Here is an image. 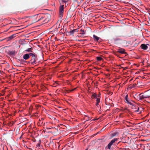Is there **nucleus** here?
Instances as JSON below:
<instances>
[{
  "mask_svg": "<svg viewBox=\"0 0 150 150\" xmlns=\"http://www.w3.org/2000/svg\"><path fill=\"white\" fill-rule=\"evenodd\" d=\"M37 19L36 22H38L40 21H42L43 23H47L50 20V16H46L43 14H39L36 16Z\"/></svg>",
  "mask_w": 150,
  "mask_h": 150,
  "instance_id": "nucleus-1",
  "label": "nucleus"
},
{
  "mask_svg": "<svg viewBox=\"0 0 150 150\" xmlns=\"http://www.w3.org/2000/svg\"><path fill=\"white\" fill-rule=\"evenodd\" d=\"M125 102L130 105L133 106L132 108L133 109H137L136 110H134V111L136 112H138L139 113H140L141 112L139 111V108L137 106H136L135 104L132 102L134 103L133 101L130 100H129V98H128V94H126L125 97Z\"/></svg>",
  "mask_w": 150,
  "mask_h": 150,
  "instance_id": "nucleus-2",
  "label": "nucleus"
},
{
  "mask_svg": "<svg viewBox=\"0 0 150 150\" xmlns=\"http://www.w3.org/2000/svg\"><path fill=\"white\" fill-rule=\"evenodd\" d=\"M31 56V60L29 62L31 64L34 65L36 64L38 61V58L37 55L35 53H31L30 54Z\"/></svg>",
  "mask_w": 150,
  "mask_h": 150,
  "instance_id": "nucleus-3",
  "label": "nucleus"
},
{
  "mask_svg": "<svg viewBox=\"0 0 150 150\" xmlns=\"http://www.w3.org/2000/svg\"><path fill=\"white\" fill-rule=\"evenodd\" d=\"M150 94H148L146 93H141L139 94V99L140 100H142L150 97Z\"/></svg>",
  "mask_w": 150,
  "mask_h": 150,
  "instance_id": "nucleus-4",
  "label": "nucleus"
},
{
  "mask_svg": "<svg viewBox=\"0 0 150 150\" xmlns=\"http://www.w3.org/2000/svg\"><path fill=\"white\" fill-rule=\"evenodd\" d=\"M64 11V5H60L59 7V17L62 18Z\"/></svg>",
  "mask_w": 150,
  "mask_h": 150,
  "instance_id": "nucleus-5",
  "label": "nucleus"
},
{
  "mask_svg": "<svg viewBox=\"0 0 150 150\" xmlns=\"http://www.w3.org/2000/svg\"><path fill=\"white\" fill-rule=\"evenodd\" d=\"M93 38L94 41L96 42H101V39L100 38L98 37L97 36L93 35Z\"/></svg>",
  "mask_w": 150,
  "mask_h": 150,
  "instance_id": "nucleus-6",
  "label": "nucleus"
},
{
  "mask_svg": "<svg viewBox=\"0 0 150 150\" xmlns=\"http://www.w3.org/2000/svg\"><path fill=\"white\" fill-rule=\"evenodd\" d=\"M31 53H30L29 54H24L23 56V58L25 60H27L31 56L30 54Z\"/></svg>",
  "mask_w": 150,
  "mask_h": 150,
  "instance_id": "nucleus-7",
  "label": "nucleus"
},
{
  "mask_svg": "<svg viewBox=\"0 0 150 150\" xmlns=\"http://www.w3.org/2000/svg\"><path fill=\"white\" fill-rule=\"evenodd\" d=\"M147 45H149V44H142L141 45V48L144 50H146L148 48V46Z\"/></svg>",
  "mask_w": 150,
  "mask_h": 150,
  "instance_id": "nucleus-8",
  "label": "nucleus"
},
{
  "mask_svg": "<svg viewBox=\"0 0 150 150\" xmlns=\"http://www.w3.org/2000/svg\"><path fill=\"white\" fill-rule=\"evenodd\" d=\"M117 52L121 54H125L126 52H125V50L122 48H120L118 49Z\"/></svg>",
  "mask_w": 150,
  "mask_h": 150,
  "instance_id": "nucleus-9",
  "label": "nucleus"
},
{
  "mask_svg": "<svg viewBox=\"0 0 150 150\" xmlns=\"http://www.w3.org/2000/svg\"><path fill=\"white\" fill-rule=\"evenodd\" d=\"M17 34V33H16L11 35V36L8 38V40H10L13 39L16 36Z\"/></svg>",
  "mask_w": 150,
  "mask_h": 150,
  "instance_id": "nucleus-10",
  "label": "nucleus"
},
{
  "mask_svg": "<svg viewBox=\"0 0 150 150\" xmlns=\"http://www.w3.org/2000/svg\"><path fill=\"white\" fill-rule=\"evenodd\" d=\"M15 50H12V51H8V54L11 56H14L15 55Z\"/></svg>",
  "mask_w": 150,
  "mask_h": 150,
  "instance_id": "nucleus-11",
  "label": "nucleus"
},
{
  "mask_svg": "<svg viewBox=\"0 0 150 150\" xmlns=\"http://www.w3.org/2000/svg\"><path fill=\"white\" fill-rule=\"evenodd\" d=\"M118 134V133L117 132H115L110 134L111 137L112 138Z\"/></svg>",
  "mask_w": 150,
  "mask_h": 150,
  "instance_id": "nucleus-12",
  "label": "nucleus"
},
{
  "mask_svg": "<svg viewBox=\"0 0 150 150\" xmlns=\"http://www.w3.org/2000/svg\"><path fill=\"white\" fill-rule=\"evenodd\" d=\"M33 50L32 47H31L30 48H28L25 50V52H32V50Z\"/></svg>",
  "mask_w": 150,
  "mask_h": 150,
  "instance_id": "nucleus-13",
  "label": "nucleus"
},
{
  "mask_svg": "<svg viewBox=\"0 0 150 150\" xmlns=\"http://www.w3.org/2000/svg\"><path fill=\"white\" fill-rule=\"evenodd\" d=\"M97 95L95 93H93L91 96V98L92 99L96 98H97Z\"/></svg>",
  "mask_w": 150,
  "mask_h": 150,
  "instance_id": "nucleus-14",
  "label": "nucleus"
},
{
  "mask_svg": "<svg viewBox=\"0 0 150 150\" xmlns=\"http://www.w3.org/2000/svg\"><path fill=\"white\" fill-rule=\"evenodd\" d=\"M117 139V138H114L111 141V143H112V144H113V143H115V141H117V139Z\"/></svg>",
  "mask_w": 150,
  "mask_h": 150,
  "instance_id": "nucleus-15",
  "label": "nucleus"
},
{
  "mask_svg": "<svg viewBox=\"0 0 150 150\" xmlns=\"http://www.w3.org/2000/svg\"><path fill=\"white\" fill-rule=\"evenodd\" d=\"M112 144L110 142L108 145V149H110L111 146L112 145Z\"/></svg>",
  "mask_w": 150,
  "mask_h": 150,
  "instance_id": "nucleus-16",
  "label": "nucleus"
},
{
  "mask_svg": "<svg viewBox=\"0 0 150 150\" xmlns=\"http://www.w3.org/2000/svg\"><path fill=\"white\" fill-rule=\"evenodd\" d=\"M112 144L110 142L108 145V149H110L111 146L112 145Z\"/></svg>",
  "mask_w": 150,
  "mask_h": 150,
  "instance_id": "nucleus-17",
  "label": "nucleus"
},
{
  "mask_svg": "<svg viewBox=\"0 0 150 150\" xmlns=\"http://www.w3.org/2000/svg\"><path fill=\"white\" fill-rule=\"evenodd\" d=\"M96 59L98 61H100L103 59L100 57H96Z\"/></svg>",
  "mask_w": 150,
  "mask_h": 150,
  "instance_id": "nucleus-18",
  "label": "nucleus"
},
{
  "mask_svg": "<svg viewBox=\"0 0 150 150\" xmlns=\"http://www.w3.org/2000/svg\"><path fill=\"white\" fill-rule=\"evenodd\" d=\"M80 31L81 32V33H80V34L82 35H84L85 33L84 31L83 30H82V29H81V30H80Z\"/></svg>",
  "mask_w": 150,
  "mask_h": 150,
  "instance_id": "nucleus-19",
  "label": "nucleus"
},
{
  "mask_svg": "<svg viewBox=\"0 0 150 150\" xmlns=\"http://www.w3.org/2000/svg\"><path fill=\"white\" fill-rule=\"evenodd\" d=\"M41 141H40V142H39V143H38L37 145H36V146H37V148H38V149H39V147L40 146V143H41Z\"/></svg>",
  "mask_w": 150,
  "mask_h": 150,
  "instance_id": "nucleus-20",
  "label": "nucleus"
},
{
  "mask_svg": "<svg viewBox=\"0 0 150 150\" xmlns=\"http://www.w3.org/2000/svg\"><path fill=\"white\" fill-rule=\"evenodd\" d=\"M69 33L70 35H73L74 33V32L72 30L69 32Z\"/></svg>",
  "mask_w": 150,
  "mask_h": 150,
  "instance_id": "nucleus-21",
  "label": "nucleus"
},
{
  "mask_svg": "<svg viewBox=\"0 0 150 150\" xmlns=\"http://www.w3.org/2000/svg\"><path fill=\"white\" fill-rule=\"evenodd\" d=\"M96 99V103H99L100 102V99L98 98V97Z\"/></svg>",
  "mask_w": 150,
  "mask_h": 150,
  "instance_id": "nucleus-22",
  "label": "nucleus"
},
{
  "mask_svg": "<svg viewBox=\"0 0 150 150\" xmlns=\"http://www.w3.org/2000/svg\"><path fill=\"white\" fill-rule=\"evenodd\" d=\"M85 116L86 117H88V119H87V120H86V121H88V120H90V117H89L88 116H87L86 115H85Z\"/></svg>",
  "mask_w": 150,
  "mask_h": 150,
  "instance_id": "nucleus-23",
  "label": "nucleus"
},
{
  "mask_svg": "<svg viewBox=\"0 0 150 150\" xmlns=\"http://www.w3.org/2000/svg\"><path fill=\"white\" fill-rule=\"evenodd\" d=\"M96 105L98 108L100 107V106L99 105V103H96Z\"/></svg>",
  "mask_w": 150,
  "mask_h": 150,
  "instance_id": "nucleus-24",
  "label": "nucleus"
},
{
  "mask_svg": "<svg viewBox=\"0 0 150 150\" xmlns=\"http://www.w3.org/2000/svg\"><path fill=\"white\" fill-rule=\"evenodd\" d=\"M105 127H103L102 129L101 130V131H103L104 130H105Z\"/></svg>",
  "mask_w": 150,
  "mask_h": 150,
  "instance_id": "nucleus-25",
  "label": "nucleus"
},
{
  "mask_svg": "<svg viewBox=\"0 0 150 150\" xmlns=\"http://www.w3.org/2000/svg\"><path fill=\"white\" fill-rule=\"evenodd\" d=\"M76 89V88H75L74 89H73L71 90H70V91H71V92L72 91H74V90H75V89Z\"/></svg>",
  "mask_w": 150,
  "mask_h": 150,
  "instance_id": "nucleus-26",
  "label": "nucleus"
},
{
  "mask_svg": "<svg viewBox=\"0 0 150 150\" xmlns=\"http://www.w3.org/2000/svg\"><path fill=\"white\" fill-rule=\"evenodd\" d=\"M62 2L64 3H66V1L65 0H62Z\"/></svg>",
  "mask_w": 150,
  "mask_h": 150,
  "instance_id": "nucleus-27",
  "label": "nucleus"
},
{
  "mask_svg": "<svg viewBox=\"0 0 150 150\" xmlns=\"http://www.w3.org/2000/svg\"><path fill=\"white\" fill-rule=\"evenodd\" d=\"M76 32H78V29H75Z\"/></svg>",
  "mask_w": 150,
  "mask_h": 150,
  "instance_id": "nucleus-28",
  "label": "nucleus"
},
{
  "mask_svg": "<svg viewBox=\"0 0 150 150\" xmlns=\"http://www.w3.org/2000/svg\"><path fill=\"white\" fill-rule=\"evenodd\" d=\"M73 30V31H74V33L75 32H76V30H75V29H74V30Z\"/></svg>",
  "mask_w": 150,
  "mask_h": 150,
  "instance_id": "nucleus-29",
  "label": "nucleus"
},
{
  "mask_svg": "<svg viewBox=\"0 0 150 150\" xmlns=\"http://www.w3.org/2000/svg\"><path fill=\"white\" fill-rule=\"evenodd\" d=\"M78 36L80 37H82V36L81 35H78Z\"/></svg>",
  "mask_w": 150,
  "mask_h": 150,
  "instance_id": "nucleus-30",
  "label": "nucleus"
},
{
  "mask_svg": "<svg viewBox=\"0 0 150 150\" xmlns=\"http://www.w3.org/2000/svg\"><path fill=\"white\" fill-rule=\"evenodd\" d=\"M120 40V39H117L116 40Z\"/></svg>",
  "mask_w": 150,
  "mask_h": 150,
  "instance_id": "nucleus-31",
  "label": "nucleus"
},
{
  "mask_svg": "<svg viewBox=\"0 0 150 150\" xmlns=\"http://www.w3.org/2000/svg\"><path fill=\"white\" fill-rule=\"evenodd\" d=\"M96 120V119H93L92 120L94 121V120Z\"/></svg>",
  "mask_w": 150,
  "mask_h": 150,
  "instance_id": "nucleus-32",
  "label": "nucleus"
},
{
  "mask_svg": "<svg viewBox=\"0 0 150 150\" xmlns=\"http://www.w3.org/2000/svg\"><path fill=\"white\" fill-rule=\"evenodd\" d=\"M85 40H79V41H85Z\"/></svg>",
  "mask_w": 150,
  "mask_h": 150,
  "instance_id": "nucleus-33",
  "label": "nucleus"
},
{
  "mask_svg": "<svg viewBox=\"0 0 150 150\" xmlns=\"http://www.w3.org/2000/svg\"><path fill=\"white\" fill-rule=\"evenodd\" d=\"M100 95V94H99V95H97V96H98V97H99Z\"/></svg>",
  "mask_w": 150,
  "mask_h": 150,
  "instance_id": "nucleus-34",
  "label": "nucleus"
},
{
  "mask_svg": "<svg viewBox=\"0 0 150 150\" xmlns=\"http://www.w3.org/2000/svg\"><path fill=\"white\" fill-rule=\"evenodd\" d=\"M6 65H7L8 66H9V64L7 63V64H6Z\"/></svg>",
  "mask_w": 150,
  "mask_h": 150,
  "instance_id": "nucleus-35",
  "label": "nucleus"
},
{
  "mask_svg": "<svg viewBox=\"0 0 150 150\" xmlns=\"http://www.w3.org/2000/svg\"><path fill=\"white\" fill-rule=\"evenodd\" d=\"M145 1H148L149 0H145Z\"/></svg>",
  "mask_w": 150,
  "mask_h": 150,
  "instance_id": "nucleus-36",
  "label": "nucleus"
},
{
  "mask_svg": "<svg viewBox=\"0 0 150 150\" xmlns=\"http://www.w3.org/2000/svg\"><path fill=\"white\" fill-rule=\"evenodd\" d=\"M127 67H126L125 68V69H127Z\"/></svg>",
  "mask_w": 150,
  "mask_h": 150,
  "instance_id": "nucleus-37",
  "label": "nucleus"
},
{
  "mask_svg": "<svg viewBox=\"0 0 150 150\" xmlns=\"http://www.w3.org/2000/svg\"><path fill=\"white\" fill-rule=\"evenodd\" d=\"M128 123H130V122H128Z\"/></svg>",
  "mask_w": 150,
  "mask_h": 150,
  "instance_id": "nucleus-38",
  "label": "nucleus"
},
{
  "mask_svg": "<svg viewBox=\"0 0 150 150\" xmlns=\"http://www.w3.org/2000/svg\"><path fill=\"white\" fill-rule=\"evenodd\" d=\"M88 150V149H86V150Z\"/></svg>",
  "mask_w": 150,
  "mask_h": 150,
  "instance_id": "nucleus-39",
  "label": "nucleus"
}]
</instances>
